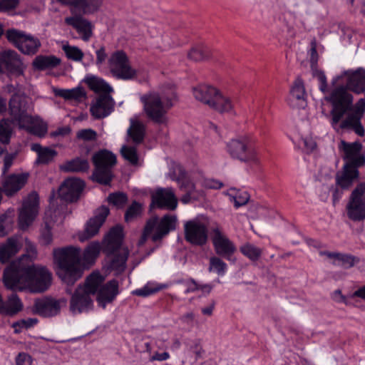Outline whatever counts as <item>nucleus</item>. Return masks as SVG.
Instances as JSON below:
<instances>
[{
    "instance_id": "nucleus-1",
    "label": "nucleus",
    "mask_w": 365,
    "mask_h": 365,
    "mask_svg": "<svg viewBox=\"0 0 365 365\" xmlns=\"http://www.w3.org/2000/svg\"><path fill=\"white\" fill-rule=\"evenodd\" d=\"M28 257L11 262L4 272V285L12 290L29 289L34 293L43 292L51 283V273L43 267L30 265Z\"/></svg>"
},
{
    "instance_id": "nucleus-2",
    "label": "nucleus",
    "mask_w": 365,
    "mask_h": 365,
    "mask_svg": "<svg viewBox=\"0 0 365 365\" xmlns=\"http://www.w3.org/2000/svg\"><path fill=\"white\" fill-rule=\"evenodd\" d=\"M327 100L332 105L331 123L335 130H351L361 137L364 135L360 120L365 111V98L359 99L353 109L351 95L346 88L339 86L331 92Z\"/></svg>"
},
{
    "instance_id": "nucleus-3",
    "label": "nucleus",
    "mask_w": 365,
    "mask_h": 365,
    "mask_svg": "<svg viewBox=\"0 0 365 365\" xmlns=\"http://www.w3.org/2000/svg\"><path fill=\"white\" fill-rule=\"evenodd\" d=\"M53 259L57 266V274L68 285H73L83 275L81 250L68 246L53 250Z\"/></svg>"
},
{
    "instance_id": "nucleus-4",
    "label": "nucleus",
    "mask_w": 365,
    "mask_h": 365,
    "mask_svg": "<svg viewBox=\"0 0 365 365\" xmlns=\"http://www.w3.org/2000/svg\"><path fill=\"white\" fill-rule=\"evenodd\" d=\"M123 240V228L120 225H116L110 230L103 242V252L108 258L109 267L117 274L125 271L129 255L128 249L122 247Z\"/></svg>"
},
{
    "instance_id": "nucleus-5",
    "label": "nucleus",
    "mask_w": 365,
    "mask_h": 365,
    "mask_svg": "<svg viewBox=\"0 0 365 365\" xmlns=\"http://www.w3.org/2000/svg\"><path fill=\"white\" fill-rule=\"evenodd\" d=\"M177 98L175 89L168 86L160 93L150 92L140 97L147 116L158 123L165 122L168 110L173 106V101Z\"/></svg>"
},
{
    "instance_id": "nucleus-6",
    "label": "nucleus",
    "mask_w": 365,
    "mask_h": 365,
    "mask_svg": "<svg viewBox=\"0 0 365 365\" xmlns=\"http://www.w3.org/2000/svg\"><path fill=\"white\" fill-rule=\"evenodd\" d=\"M11 116L19 123L20 128L39 137L47 133V124L38 116H32L27 113L28 104L25 97L19 94L12 96L9 101Z\"/></svg>"
},
{
    "instance_id": "nucleus-7",
    "label": "nucleus",
    "mask_w": 365,
    "mask_h": 365,
    "mask_svg": "<svg viewBox=\"0 0 365 365\" xmlns=\"http://www.w3.org/2000/svg\"><path fill=\"white\" fill-rule=\"evenodd\" d=\"M104 281L98 272H93L87 277L83 284H79L70 300V310L72 313L86 312L93 306L92 296L95 295L100 285Z\"/></svg>"
},
{
    "instance_id": "nucleus-8",
    "label": "nucleus",
    "mask_w": 365,
    "mask_h": 365,
    "mask_svg": "<svg viewBox=\"0 0 365 365\" xmlns=\"http://www.w3.org/2000/svg\"><path fill=\"white\" fill-rule=\"evenodd\" d=\"M94 170L91 179L99 184L108 185L113 178V169L117 163L115 155L108 150H101L92 156Z\"/></svg>"
},
{
    "instance_id": "nucleus-9",
    "label": "nucleus",
    "mask_w": 365,
    "mask_h": 365,
    "mask_svg": "<svg viewBox=\"0 0 365 365\" xmlns=\"http://www.w3.org/2000/svg\"><path fill=\"white\" fill-rule=\"evenodd\" d=\"M346 212L347 217L353 222L365 220V182L357 184L351 191Z\"/></svg>"
},
{
    "instance_id": "nucleus-10",
    "label": "nucleus",
    "mask_w": 365,
    "mask_h": 365,
    "mask_svg": "<svg viewBox=\"0 0 365 365\" xmlns=\"http://www.w3.org/2000/svg\"><path fill=\"white\" fill-rule=\"evenodd\" d=\"M85 187L83 180L76 178H70L63 181L58 189V197L62 203L60 208H55L59 215H64L66 202H73L78 200L81 193Z\"/></svg>"
},
{
    "instance_id": "nucleus-11",
    "label": "nucleus",
    "mask_w": 365,
    "mask_h": 365,
    "mask_svg": "<svg viewBox=\"0 0 365 365\" xmlns=\"http://www.w3.org/2000/svg\"><path fill=\"white\" fill-rule=\"evenodd\" d=\"M227 152L232 158L242 162L257 163V152L247 138L231 140L227 145Z\"/></svg>"
},
{
    "instance_id": "nucleus-12",
    "label": "nucleus",
    "mask_w": 365,
    "mask_h": 365,
    "mask_svg": "<svg viewBox=\"0 0 365 365\" xmlns=\"http://www.w3.org/2000/svg\"><path fill=\"white\" fill-rule=\"evenodd\" d=\"M6 37L21 53L26 55H34L41 45L37 38L15 29L7 30Z\"/></svg>"
},
{
    "instance_id": "nucleus-13",
    "label": "nucleus",
    "mask_w": 365,
    "mask_h": 365,
    "mask_svg": "<svg viewBox=\"0 0 365 365\" xmlns=\"http://www.w3.org/2000/svg\"><path fill=\"white\" fill-rule=\"evenodd\" d=\"M339 149L342 152V158L345 161L343 167L358 170L365 165V155L361 152V143H347L342 140L339 145Z\"/></svg>"
},
{
    "instance_id": "nucleus-14",
    "label": "nucleus",
    "mask_w": 365,
    "mask_h": 365,
    "mask_svg": "<svg viewBox=\"0 0 365 365\" xmlns=\"http://www.w3.org/2000/svg\"><path fill=\"white\" fill-rule=\"evenodd\" d=\"M111 73L118 79L133 80L137 76V71L133 68L125 53L123 51L114 52L109 58Z\"/></svg>"
},
{
    "instance_id": "nucleus-15",
    "label": "nucleus",
    "mask_w": 365,
    "mask_h": 365,
    "mask_svg": "<svg viewBox=\"0 0 365 365\" xmlns=\"http://www.w3.org/2000/svg\"><path fill=\"white\" fill-rule=\"evenodd\" d=\"M66 305V299L61 298L56 299L52 297H41L36 299L32 312L40 317L48 318L58 315L62 307Z\"/></svg>"
},
{
    "instance_id": "nucleus-16",
    "label": "nucleus",
    "mask_w": 365,
    "mask_h": 365,
    "mask_svg": "<svg viewBox=\"0 0 365 365\" xmlns=\"http://www.w3.org/2000/svg\"><path fill=\"white\" fill-rule=\"evenodd\" d=\"M39 198L36 192H31L24 201L19 215V225L21 230L27 229L38 212Z\"/></svg>"
},
{
    "instance_id": "nucleus-17",
    "label": "nucleus",
    "mask_w": 365,
    "mask_h": 365,
    "mask_svg": "<svg viewBox=\"0 0 365 365\" xmlns=\"http://www.w3.org/2000/svg\"><path fill=\"white\" fill-rule=\"evenodd\" d=\"M184 232L185 240L192 245L203 246L207 242V227L198 220L186 222L184 225Z\"/></svg>"
},
{
    "instance_id": "nucleus-18",
    "label": "nucleus",
    "mask_w": 365,
    "mask_h": 365,
    "mask_svg": "<svg viewBox=\"0 0 365 365\" xmlns=\"http://www.w3.org/2000/svg\"><path fill=\"white\" fill-rule=\"evenodd\" d=\"M211 240L216 254L230 260L232 255L236 251V247L218 226L212 229Z\"/></svg>"
},
{
    "instance_id": "nucleus-19",
    "label": "nucleus",
    "mask_w": 365,
    "mask_h": 365,
    "mask_svg": "<svg viewBox=\"0 0 365 365\" xmlns=\"http://www.w3.org/2000/svg\"><path fill=\"white\" fill-rule=\"evenodd\" d=\"M29 175L27 173L4 175L1 180V189L7 196L11 197L21 190L27 183Z\"/></svg>"
},
{
    "instance_id": "nucleus-20",
    "label": "nucleus",
    "mask_w": 365,
    "mask_h": 365,
    "mask_svg": "<svg viewBox=\"0 0 365 365\" xmlns=\"http://www.w3.org/2000/svg\"><path fill=\"white\" fill-rule=\"evenodd\" d=\"M109 212V209L106 206H101L98 208L96 211L93 217L88 221L84 232L79 236V240L84 242L96 235L104 223Z\"/></svg>"
},
{
    "instance_id": "nucleus-21",
    "label": "nucleus",
    "mask_w": 365,
    "mask_h": 365,
    "mask_svg": "<svg viewBox=\"0 0 365 365\" xmlns=\"http://www.w3.org/2000/svg\"><path fill=\"white\" fill-rule=\"evenodd\" d=\"M2 65L9 73L16 76L22 75L25 68L20 56L13 50H6L0 53V66Z\"/></svg>"
},
{
    "instance_id": "nucleus-22",
    "label": "nucleus",
    "mask_w": 365,
    "mask_h": 365,
    "mask_svg": "<svg viewBox=\"0 0 365 365\" xmlns=\"http://www.w3.org/2000/svg\"><path fill=\"white\" fill-rule=\"evenodd\" d=\"M114 105L115 102L109 94H102L91 106L90 111L95 119L104 118L112 113Z\"/></svg>"
},
{
    "instance_id": "nucleus-23",
    "label": "nucleus",
    "mask_w": 365,
    "mask_h": 365,
    "mask_svg": "<svg viewBox=\"0 0 365 365\" xmlns=\"http://www.w3.org/2000/svg\"><path fill=\"white\" fill-rule=\"evenodd\" d=\"M65 22L76 30L83 41H88L93 36L94 26L90 21L81 16L67 17L65 19Z\"/></svg>"
},
{
    "instance_id": "nucleus-24",
    "label": "nucleus",
    "mask_w": 365,
    "mask_h": 365,
    "mask_svg": "<svg viewBox=\"0 0 365 365\" xmlns=\"http://www.w3.org/2000/svg\"><path fill=\"white\" fill-rule=\"evenodd\" d=\"M152 204L159 208L174 210L177 207L178 200L172 188H160L152 195Z\"/></svg>"
},
{
    "instance_id": "nucleus-25",
    "label": "nucleus",
    "mask_w": 365,
    "mask_h": 365,
    "mask_svg": "<svg viewBox=\"0 0 365 365\" xmlns=\"http://www.w3.org/2000/svg\"><path fill=\"white\" fill-rule=\"evenodd\" d=\"M178 219L175 215H165L160 220L157 217L156 227L151 237L153 242L160 240L170 232L176 229Z\"/></svg>"
},
{
    "instance_id": "nucleus-26",
    "label": "nucleus",
    "mask_w": 365,
    "mask_h": 365,
    "mask_svg": "<svg viewBox=\"0 0 365 365\" xmlns=\"http://www.w3.org/2000/svg\"><path fill=\"white\" fill-rule=\"evenodd\" d=\"M97 302L103 309L112 302L118 294V282L116 279L108 281L98 289Z\"/></svg>"
},
{
    "instance_id": "nucleus-27",
    "label": "nucleus",
    "mask_w": 365,
    "mask_h": 365,
    "mask_svg": "<svg viewBox=\"0 0 365 365\" xmlns=\"http://www.w3.org/2000/svg\"><path fill=\"white\" fill-rule=\"evenodd\" d=\"M178 185L180 190L184 192L180 197V201L183 204L199 200L204 197V192L202 190H197L195 184L187 178L178 180Z\"/></svg>"
},
{
    "instance_id": "nucleus-28",
    "label": "nucleus",
    "mask_w": 365,
    "mask_h": 365,
    "mask_svg": "<svg viewBox=\"0 0 365 365\" xmlns=\"http://www.w3.org/2000/svg\"><path fill=\"white\" fill-rule=\"evenodd\" d=\"M344 74L348 76L346 82V88L357 93L360 94L365 91V70L358 68L357 70L349 72L345 71Z\"/></svg>"
},
{
    "instance_id": "nucleus-29",
    "label": "nucleus",
    "mask_w": 365,
    "mask_h": 365,
    "mask_svg": "<svg viewBox=\"0 0 365 365\" xmlns=\"http://www.w3.org/2000/svg\"><path fill=\"white\" fill-rule=\"evenodd\" d=\"M359 177V171L357 169L354 170L343 167L342 171L338 173L336 175V185L341 190H349Z\"/></svg>"
},
{
    "instance_id": "nucleus-30",
    "label": "nucleus",
    "mask_w": 365,
    "mask_h": 365,
    "mask_svg": "<svg viewBox=\"0 0 365 365\" xmlns=\"http://www.w3.org/2000/svg\"><path fill=\"white\" fill-rule=\"evenodd\" d=\"M89 168L88 160L79 157L67 160L59 166L60 170L64 173H86Z\"/></svg>"
},
{
    "instance_id": "nucleus-31",
    "label": "nucleus",
    "mask_w": 365,
    "mask_h": 365,
    "mask_svg": "<svg viewBox=\"0 0 365 365\" xmlns=\"http://www.w3.org/2000/svg\"><path fill=\"white\" fill-rule=\"evenodd\" d=\"M66 5H71L81 10L83 14H92L97 11L101 4V0H58Z\"/></svg>"
},
{
    "instance_id": "nucleus-32",
    "label": "nucleus",
    "mask_w": 365,
    "mask_h": 365,
    "mask_svg": "<svg viewBox=\"0 0 365 365\" xmlns=\"http://www.w3.org/2000/svg\"><path fill=\"white\" fill-rule=\"evenodd\" d=\"M217 91V88L210 86L200 85L193 88L192 93L196 100L210 106Z\"/></svg>"
},
{
    "instance_id": "nucleus-33",
    "label": "nucleus",
    "mask_w": 365,
    "mask_h": 365,
    "mask_svg": "<svg viewBox=\"0 0 365 365\" xmlns=\"http://www.w3.org/2000/svg\"><path fill=\"white\" fill-rule=\"evenodd\" d=\"M56 210L50 207L45 213V227L41 232V240L44 245H49L52 242L51 227L50 223L57 220V217H61Z\"/></svg>"
},
{
    "instance_id": "nucleus-34",
    "label": "nucleus",
    "mask_w": 365,
    "mask_h": 365,
    "mask_svg": "<svg viewBox=\"0 0 365 365\" xmlns=\"http://www.w3.org/2000/svg\"><path fill=\"white\" fill-rule=\"evenodd\" d=\"M0 314L14 316L22 310L23 304L16 294L12 293L6 302L3 301V305L1 307Z\"/></svg>"
},
{
    "instance_id": "nucleus-35",
    "label": "nucleus",
    "mask_w": 365,
    "mask_h": 365,
    "mask_svg": "<svg viewBox=\"0 0 365 365\" xmlns=\"http://www.w3.org/2000/svg\"><path fill=\"white\" fill-rule=\"evenodd\" d=\"M209 107L221 113H228L232 110L233 103L230 98L217 91Z\"/></svg>"
},
{
    "instance_id": "nucleus-36",
    "label": "nucleus",
    "mask_w": 365,
    "mask_h": 365,
    "mask_svg": "<svg viewBox=\"0 0 365 365\" xmlns=\"http://www.w3.org/2000/svg\"><path fill=\"white\" fill-rule=\"evenodd\" d=\"M31 150L38 155L36 163L37 164H48L57 155V152L48 147H42L38 143L31 145Z\"/></svg>"
},
{
    "instance_id": "nucleus-37",
    "label": "nucleus",
    "mask_w": 365,
    "mask_h": 365,
    "mask_svg": "<svg viewBox=\"0 0 365 365\" xmlns=\"http://www.w3.org/2000/svg\"><path fill=\"white\" fill-rule=\"evenodd\" d=\"M61 63V59L55 56H37L34 61L33 66L39 71L56 68Z\"/></svg>"
},
{
    "instance_id": "nucleus-38",
    "label": "nucleus",
    "mask_w": 365,
    "mask_h": 365,
    "mask_svg": "<svg viewBox=\"0 0 365 365\" xmlns=\"http://www.w3.org/2000/svg\"><path fill=\"white\" fill-rule=\"evenodd\" d=\"M322 255H325L329 258H333L337 260L342 267L344 269H349L354 266V264L359 260L357 257L350 254H342L339 252H331L328 251L321 252Z\"/></svg>"
},
{
    "instance_id": "nucleus-39",
    "label": "nucleus",
    "mask_w": 365,
    "mask_h": 365,
    "mask_svg": "<svg viewBox=\"0 0 365 365\" xmlns=\"http://www.w3.org/2000/svg\"><path fill=\"white\" fill-rule=\"evenodd\" d=\"M103 250V245L101 246L98 242H92L85 249L83 253L82 264L83 267L85 265H91L100 254L101 250Z\"/></svg>"
},
{
    "instance_id": "nucleus-40",
    "label": "nucleus",
    "mask_w": 365,
    "mask_h": 365,
    "mask_svg": "<svg viewBox=\"0 0 365 365\" xmlns=\"http://www.w3.org/2000/svg\"><path fill=\"white\" fill-rule=\"evenodd\" d=\"M145 128L139 120H130V126L128 129V135L135 144L141 143L145 137Z\"/></svg>"
},
{
    "instance_id": "nucleus-41",
    "label": "nucleus",
    "mask_w": 365,
    "mask_h": 365,
    "mask_svg": "<svg viewBox=\"0 0 365 365\" xmlns=\"http://www.w3.org/2000/svg\"><path fill=\"white\" fill-rule=\"evenodd\" d=\"M19 250L16 239L9 238L6 244L0 247V262H6L12 256L15 255Z\"/></svg>"
},
{
    "instance_id": "nucleus-42",
    "label": "nucleus",
    "mask_w": 365,
    "mask_h": 365,
    "mask_svg": "<svg viewBox=\"0 0 365 365\" xmlns=\"http://www.w3.org/2000/svg\"><path fill=\"white\" fill-rule=\"evenodd\" d=\"M53 93L56 96L63 98L66 100L81 101L86 97V92L81 87L73 89L54 88Z\"/></svg>"
},
{
    "instance_id": "nucleus-43",
    "label": "nucleus",
    "mask_w": 365,
    "mask_h": 365,
    "mask_svg": "<svg viewBox=\"0 0 365 365\" xmlns=\"http://www.w3.org/2000/svg\"><path fill=\"white\" fill-rule=\"evenodd\" d=\"M86 83L88 87L95 92H103L104 94H109L113 88L103 80L96 76H88L86 78Z\"/></svg>"
},
{
    "instance_id": "nucleus-44",
    "label": "nucleus",
    "mask_w": 365,
    "mask_h": 365,
    "mask_svg": "<svg viewBox=\"0 0 365 365\" xmlns=\"http://www.w3.org/2000/svg\"><path fill=\"white\" fill-rule=\"evenodd\" d=\"M290 95L291 97L299 101L300 103H305L307 94L304 81L300 77H297L294 81L290 90Z\"/></svg>"
},
{
    "instance_id": "nucleus-45",
    "label": "nucleus",
    "mask_w": 365,
    "mask_h": 365,
    "mask_svg": "<svg viewBox=\"0 0 365 365\" xmlns=\"http://www.w3.org/2000/svg\"><path fill=\"white\" fill-rule=\"evenodd\" d=\"M12 122L9 119H2L0 121V143L3 145L9 144L12 132Z\"/></svg>"
},
{
    "instance_id": "nucleus-46",
    "label": "nucleus",
    "mask_w": 365,
    "mask_h": 365,
    "mask_svg": "<svg viewBox=\"0 0 365 365\" xmlns=\"http://www.w3.org/2000/svg\"><path fill=\"white\" fill-rule=\"evenodd\" d=\"M210 56L208 48L203 46L192 47L187 53V58L193 61H200L207 58Z\"/></svg>"
},
{
    "instance_id": "nucleus-47",
    "label": "nucleus",
    "mask_w": 365,
    "mask_h": 365,
    "mask_svg": "<svg viewBox=\"0 0 365 365\" xmlns=\"http://www.w3.org/2000/svg\"><path fill=\"white\" fill-rule=\"evenodd\" d=\"M240 252L252 261H257L261 257L262 250L250 243H246L240 247Z\"/></svg>"
},
{
    "instance_id": "nucleus-48",
    "label": "nucleus",
    "mask_w": 365,
    "mask_h": 365,
    "mask_svg": "<svg viewBox=\"0 0 365 365\" xmlns=\"http://www.w3.org/2000/svg\"><path fill=\"white\" fill-rule=\"evenodd\" d=\"M62 50L64 51L66 57L74 61H81L83 58V52L77 46L63 45Z\"/></svg>"
},
{
    "instance_id": "nucleus-49",
    "label": "nucleus",
    "mask_w": 365,
    "mask_h": 365,
    "mask_svg": "<svg viewBox=\"0 0 365 365\" xmlns=\"http://www.w3.org/2000/svg\"><path fill=\"white\" fill-rule=\"evenodd\" d=\"M143 212L142 205L136 201H133L128 207L125 213V220L130 222L140 217Z\"/></svg>"
},
{
    "instance_id": "nucleus-50",
    "label": "nucleus",
    "mask_w": 365,
    "mask_h": 365,
    "mask_svg": "<svg viewBox=\"0 0 365 365\" xmlns=\"http://www.w3.org/2000/svg\"><path fill=\"white\" fill-rule=\"evenodd\" d=\"M209 272H215L218 275H224L227 270V264L220 258L212 257L210 259Z\"/></svg>"
},
{
    "instance_id": "nucleus-51",
    "label": "nucleus",
    "mask_w": 365,
    "mask_h": 365,
    "mask_svg": "<svg viewBox=\"0 0 365 365\" xmlns=\"http://www.w3.org/2000/svg\"><path fill=\"white\" fill-rule=\"evenodd\" d=\"M13 218L4 214L0 216V237H4L8 235L13 229Z\"/></svg>"
},
{
    "instance_id": "nucleus-52",
    "label": "nucleus",
    "mask_w": 365,
    "mask_h": 365,
    "mask_svg": "<svg viewBox=\"0 0 365 365\" xmlns=\"http://www.w3.org/2000/svg\"><path fill=\"white\" fill-rule=\"evenodd\" d=\"M123 157L131 165H137L138 162V155L137 150L134 147L123 145L120 150Z\"/></svg>"
},
{
    "instance_id": "nucleus-53",
    "label": "nucleus",
    "mask_w": 365,
    "mask_h": 365,
    "mask_svg": "<svg viewBox=\"0 0 365 365\" xmlns=\"http://www.w3.org/2000/svg\"><path fill=\"white\" fill-rule=\"evenodd\" d=\"M36 318H28L19 320L15 322L12 324V327L14 329V333L19 334L24 329H29L38 323Z\"/></svg>"
},
{
    "instance_id": "nucleus-54",
    "label": "nucleus",
    "mask_w": 365,
    "mask_h": 365,
    "mask_svg": "<svg viewBox=\"0 0 365 365\" xmlns=\"http://www.w3.org/2000/svg\"><path fill=\"white\" fill-rule=\"evenodd\" d=\"M229 195L233 200L236 208L246 205L250 199V195L244 190H237L235 193L229 194Z\"/></svg>"
},
{
    "instance_id": "nucleus-55",
    "label": "nucleus",
    "mask_w": 365,
    "mask_h": 365,
    "mask_svg": "<svg viewBox=\"0 0 365 365\" xmlns=\"http://www.w3.org/2000/svg\"><path fill=\"white\" fill-rule=\"evenodd\" d=\"M156 224L157 217H152L147 221L142 236L138 241L139 245H143L145 242L148 237L154 232V229L156 227Z\"/></svg>"
},
{
    "instance_id": "nucleus-56",
    "label": "nucleus",
    "mask_w": 365,
    "mask_h": 365,
    "mask_svg": "<svg viewBox=\"0 0 365 365\" xmlns=\"http://www.w3.org/2000/svg\"><path fill=\"white\" fill-rule=\"evenodd\" d=\"M108 201L118 207H123L128 201L126 194L120 192L110 193L108 197Z\"/></svg>"
},
{
    "instance_id": "nucleus-57",
    "label": "nucleus",
    "mask_w": 365,
    "mask_h": 365,
    "mask_svg": "<svg viewBox=\"0 0 365 365\" xmlns=\"http://www.w3.org/2000/svg\"><path fill=\"white\" fill-rule=\"evenodd\" d=\"M312 75L316 77L319 81V89L324 93L328 91V85L327 82V78L324 73L322 71L318 70L317 67L312 68Z\"/></svg>"
},
{
    "instance_id": "nucleus-58",
    "label": "nucleus",
    "mask_w": 365,
    "mask_h": 365,
    "mask_svg": "<svg viewBox=\"0 0 365 365\" xmlns=\"http://www.w3.org/2000/svg\"><path fill=\"white\" fill-rule=\"evenodd\" d=\"M76 137L85 141L96 140L97 138V133L91 128L82 129L77 133Z\"/></svg>"
},
{
    "instance_id": "nucleus-59",
    "label": "nucleus",
    "mask_w": 365,
    "mask_h": 365,
    "mask_svg": "<svg viewBox=\"0 0 365 365\" xmlns=\"http://www.w3.org/2000/svg\"><path fill=\"white\" fill-rule=\"evenodd\" d=\"M160 290V287H151L148 285H145L140 289H137L133 292V294L145 297L155 294Z\"/></svg>"
},
{
    "instance_id": "nucleus-60",
    "label": "nucleus",
    "mask_w": 365,
    "mask_h": 365,
    "mask_svg": "<svg viewBox=\"0 0 365 365\" xmlns=\"http://www.w3.org/2000/svg\"><path fill=\"white\" fill-rule=\"evenodd\" d=\"M19 4V0H0V12H8L15 9Z\"/></svg>"
},
{
    "instance_id": "nucleus-61",
    "label": "nucleus",
    "mask_w": 365,
    "mask_h": 365,
    "mask_svg": "<svg viewBox=\"0 0 365 365\" xmlns=\"http://www.w3.org/2000/svg\"><path fill=\"white\" fill-rule=\"evenodd\" d=\"M318 61V53L317 51V42L316 40L314 39L311 42V48H310V62L312 68L317 66V63Z\"/></svg>"
},
{
    "instance_id": "nucleus-62",
    "label": "nucleus",
    "mask_w": 365,
    "mask_h": 365,
    "mask_svg": "<svg viewBox=\"0 0 365 365\" xmlns=\"http://www.w3.org/2000/svg\"><path fill=\"white\" fill-rule=\"evenodd\" d=\"M16 365H31V358L26 353H19L16 358Z\"/></svg>"
},
{
    "instance_id": "nucleus-63",
    "label": "nucleus",
    "mask_w": 365,
    "mask_h": 365,
    "mask_svg": "<svg viewBox=\"0 0 365 365\" xmlns=\"http://www.w3.org/2000/svg\"><path fill=\"white\" fill-rule=\"evenodd\" d=\"M304 148L307 153H310L316 148L317 144L312 138H305L302 139Z\"/></svg>"
},
{
    "instance_id": "nucleus-64",
    "label": "nucleus",
    "mask_w": 365,
    "mask_h": 365,
    "mask_svg": "<svg viewBox=\"0 0 365 365\" xmlns=\"http://www.w3.org/2000/svg\"><path fill=\"white\" fill-rule=\"evenodd\" d=\"M107 58V54L106 53V50L104 47H101L100 49L96 51V64L101 65L102 64L106 58Z\"/></svg>"
}]
</instances>
